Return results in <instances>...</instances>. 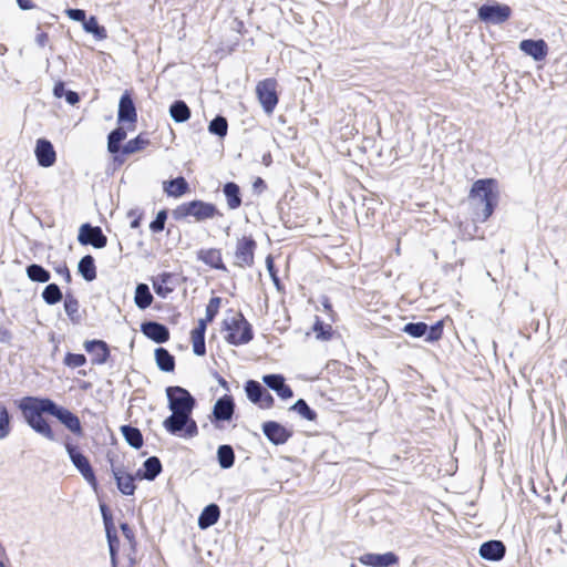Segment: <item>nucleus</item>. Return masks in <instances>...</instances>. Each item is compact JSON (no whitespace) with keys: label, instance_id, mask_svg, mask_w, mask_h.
Returning <instances> with one entry per match:
<instances>
[{"label":"nucleus","instance_id":"338daca9","mask_svg":"<svg viewBox=\"0 0 567 567\" xmlns=\"http://www.w3.org/2000/svg\"><path fill=\"white\" fill-rule=\"evenodd\" d=\"M38 30H40V24H38L37 27ZM48 41H49V34L44 31H39L37 34H35V43L40 47V48H44L47 44H48Z\"/></svg>","mask_w":567,"mask_h":567},{"label":"nucleus","instance_id":"79ce46f5","mask_svg":"<svg viewBox=\"0 0 567 567\" xmlns=\"http://www.w3.org/2000/svg\"><path fill=\"white\" fill-rule=\"evenodd\" d=\"M208 133L223 141L228 134V120L223 114H216L208 123Z\"/></svg>","mask_w":567,"mask_h":567},{"label":"nucleus","instance_id":"58836bf2","mask_svg":"<svg viewBox=\"0 0 567 567\" xmlns=\"http://www.w3.org/2000/svg\"><path fill=\"white\" fill-rule=\"evenodd\" d=\"M134 303L141 311L150 308L154 301V297L151 292L150 286L145 282H137L134 290Z\"/></svg>","mask_w":567,"mask_h":567},{"label":"nucleus","instance_id":"72a5a7b5","mask_svg":"<svg viewBox=\"0 0 567 567\" xmlns=\"http://www.w3.org/2000/svg\"><path fill=\"white\" fill-rule=\"evenodd\" d=\"M63 309L68 319L73 324H79L82 321V316L79 313L80 303L71 288H68L64 292Z\"/></svg>","mask_w":567,"mask_h":567},{"label":"nucleus","instance_id":"680f3d73","mask_svg":"<svg viewBox=\"0 0 567 567\" xmlns=\"http://www.w3.org/2000/svg\"><path fill=\"white\" fill-rule=\"evenodd\" d=\"M87 357H63V363L64 365L69 368H80L86 364Z\"/></svg>","mask_w":567,"mask_h":567},{"label":"nucleus","instance_id":"052dcab7","mask_svg":"<svg viewBox=\"0 0 567 567\" xmlns=\"http://www.w3.org/2000/svg\"><path fill=\"white\" fill-rule=\"evenodd\" d=\"M64 13L70 20L80 22L81 24L82 21L87 17L86 10L80 8L66 7Z\"/></svg>","mask_w":567,"mask_h":567},{"label":"nucleus","instance_id":"ddd939ff","mask_svg":"<svg viewBox=\"0 0 567 567\" xmlns=\"http://www.w3.org/2000/svg\"><path fill=\"white\" fill-rule=\"evenodd\" d=\"M208 419L214 427L218 430L224 429V424L226 422L230 423L237 419L236 402L234 396L230 393H225L219 396L215 401Z\"/></svg>","mask_w":567,"mask_h":567},{"label":"nucleus","instance_id":"6e6552de","mask_svg":"<svg viewBox=\"0 0 567 567\" xmlns=\"http://www.w3.org/2000/svg\"><path fill=\"white\" fill-rule=\"evenodd\" d=\"M513 8L497 0H486L478 8L476 18L487 25H499L513 17Z\"/></svg>","mask_w":567,"mask_h":567},{"label":"nucleus","instance_id":"6ab92c4d","mask_svg":"<svg viewBox=\"0 0 567 567\" xmlns=\"http://www.w3.org/2000/svg\"><path fill=\"white\" fill-rule=\"evenodd\" d=\"M518 49L535 62L545 61L549 52L548 43L543 38L522 39L518 43Z\"/></svg>","mask_w":567,"mask_h":567},{"label":"nucleus","instance_id":"f257e3e1","mask_svg":"<svg viewBox=\"0 0 567 567\" xmlns=\"http://www.w3.org/2000/svg\"><path fill=\"white\" fill-rule=\"evenodd\" d=\"M23 422L37 434L55 442L56 435L50 421L44 416L56 419L69 432L76 437L84 436V429L80 417L64 405L56 403L50 396L24 395L14 400Z\"/></svg>","mask_w":567,"mask_h":567},{"label":"nucleus","instance_id":"393cba45","mask_svg":"<svg viewBox=\"0 0 567 567\" xmlns=\"http://www.w3.org/2000/svg\"><path fill=\"white\" fill-rule=\"evenodd\" d=\"M478 555L487 561H501L506 555V545L499 539H488L481 544Z\"/></svg>","mask_w":567,"mask_h":567},{"label":"nucleus","instance_id":"c85d7f7f","mask_svg":"<svg viewBox=\"0 0 567 567\" xmlns=\"http://www.w3.org/2000/svg\"><path fill=\"white\" fill-rule=\"evenodd\" d=\"M163 193L171 198H181L190 192V186L183 175L169 177L162 183Z\"/></svg>","mask_w":567,"mask_h":567},{"label":"nucleus","instance_id":"6e6d98bb","mask_svg":"<svg viewBox=\"0 0 567 567\" xmlns=\"http://www.w3.org/2000/svg\"><path fill=\"white\" fill-rule=\"evenodd\" d=\"M118 527H120L124 538L128 543V549L131 551H137L138 543H137V539H136V536H135V532L131 527V525L127 522H121L118 524Z\"/></svg>","mask_w":567,"mask_h":567},{"label":"nucleus","instance_id":"de8ad7c7","mask_svg":"<svg viewBox=\"0 0 567 567\" xmlns=\"http://www.w3.org/2000/svg\"><path fill=\"white\" fill-rule=\"evenodd\" d=\"M13 414L0 402V440L8 437L12 431Z\"/></svg>","mask_w":567,"mask_h":567},{"label":"nucleus","instance_id":"bb28decb","mask_svg":"<svg viewBox=\"0 0 567 567\" xmlns=\"http://www.w3.org/2000/svg\"><path fill=\"white\" fill-rule=\"evenodd\" d=\"M176 277L175 272L162 271L156 276L151 277V282L155 295L162 299L168 297L175 290L173 282Z\"/></svg>","mask_w":567,"mask_h":567},{"label":"nucleus","instance_id":"412c9836","mask_svg":"<svg viewBox=\"0 0 567 567\" xmlns=\"http://www.w3.org/2000/svg\"><path fill=\"white\" fill-rule=\"evenodd\" d=\"M257 249V241L252 235H243L237 238L235 257L244 266L251 267L255 262V252Z\"/></svg>","mask_w":567,"mask_h":567},{"label":"nucleus","instance_id":"2eb2a0df","mask_svg":"<svg viewBox=\"0 0 567 567\" xmlns=\"http://www.w3.org/2000/svg\"><path fill=\"white\" fill-rule=\"evenodd\" d=\"M76 240L81 246H91L94 249L105 248L109 241L101 226H95L90 221H85L80 225L78 229Z\"/></svg>","mask_w":567,"mask_h":567},{"label":"nucleus","instance_id":"1a4fd4ad","mask_svg":"<svg viewBox=\"0 0 567 567\" xmlns=\"http://www.w3.org/2000/svg\"><path fill=\"white\" fill-rule=\"evenodd\" d=\"M162 425L168 434L181 439H193L199 433L193 414L171 413L164 419Z\"/></svg>","mask_w":567,"mask_h":567},{"label":"nucleus","instance_id":"3c124183","mask_svg":"<svg viewBox=\"0 0 567 567\" xmlns=\"http://www.w3.org/2000/svg\"><path fill=\"white\" fill-rule=\"evenodd\" d=\"M150 143L151 141L147 137V132H141L133 138H130L128 141L124 142L131 155L142 152L150 145Z\"/></svg>","mask_w":567,"mask_h":567},{"label":"nucleus","instance_id":"e433bc0d","mask_svg":"<svg viewBox=\"0 0 567 567\" xmlns=\"http://www.w3.org/2000/svg\"><path fill=\"white\" fill-rule=\"evenodd\" d=\"M82 30L91 34L95 41H103L107 38V30L103 24H100L99 18L94 14L87 16L82 21Z\"/></svg>","mask_w":567,"mask_h":567},{"label":"nucleus","instance_id":"7ed1b4c3","mask_svg":"<svg viewBox=\"0 0 567 567\" xmlns=\"http://www.w3.org/2000/svg\"><path fill=\"white\" fill-rule=\"evenodd\" d=\"M223 216L224 214L215 203L200 198L183 202L172 209V218L175 221L204 223Z\"/></svg>","mask_w":567,"mask_h":567},{"label":"nucleus","instance_id":"49530a36","mask_svg":"<svg viewBox=\"0 0 567 567\" xmlns=\"http://www.w3.org/2000/svg\"><path fill=\"white\" fill-rule=\"evenodd\" d=\"M326 368L328 372L334 373L339 375L340 378L347 379V380H354L355 378V370L348 365L347 363H343L339 360H330L327 362Z\"/></svg>","mask_w":567,"mask_h":567},{"label":"nucleus","instance_id":"c9c22d12","mask_svg":"<svg viewBox=\"0 0 567 567\" xmlns=\"http://www.w3.org/2000/svg\"><path fill=\"white\" fill-rule=\"evenodd\" d=\"M168 114L176 124L186 123L192 116V110L182 99L174 100L168 106Z\"/></svg>","mask_w":567,"mask_h":567},{"label":"nucleus","instance_id":"aec40b11","mask_svg":"<svg viewBox=\"0 0 567 567\" xmlns=\"http://www.w3.org/2000/svg\"><path fill=\"white\" fill-rule=\"evenodd\" d=\"M140 331L156 344H163L169 340V329L166 324L156 320L146 319L140 323Z\"/></svg>","mask_w":567,"mask_h":567},{"label":"nucleus","instance_id":"473e14b6","mask_svg":"<svg viewBox=\"0 0 567 567\" xmlns=\"http://www.w3.org/2000/svg\"><path fill=\"white\" fill-rule=\"evenodd\" d=\"M226 204L229 210L239 208L243 204V193L240 186L234 181H227L221 188Z\"/></svg>","mask_w":567,"mask_h":567},{"label":"nucleus","instance_id":"4468645a","mask_svg":"<svg viewBox=\"0 0 567 567\" xmlns=\"http://www.w3.org/2000/svg\"><path fill=\"white\" fill-rule=\"evenodd\" d=\"M244 392L247 400L261 410L272 409L276 400L265 384L257 380L248 379L244 383Z\"/></svg>","mask_w":567,"mask_h":567},{"label":"nucleus","instance_id":"0e129e2a","mask_svg":"<svg viewBox=\"0 0 567 567\" xmlns=\"http://www.w3.org/2000/svg\"><path fill=\"white\" fill-rule=\"evenodd\" d=\"M464 264H465L464 258H461L453 264L446 262L442 266V271L444 272L445 276H449L451 274H456L457 269L462 268L464 266Z\"/></svg>","mask_w":567,"mask_h":567},{"label":"nucleus","instance_id":"0eeeda50","mask_svg":"<svg viewBox=\"0 0 567 567\" xmlns=\"http://www.w3.org/2000/svg\"><path fill=\"white\" fill-rule=\"evenodd\" d=\"M446 320H450V318L446 317L432 323L410 321L401 328V331L413 339H422L427 343H434L443 337Z\"/></svg>","mask_w":567,"mask_h":567},{"label":"nucleus","instance_id":"9d476101","mask_svg":"<svg viewBox=\"0 0 567 567\" xmlns=\"http://www.w3.org/2000/svg\"><path fill=\"white\" fill-rule=\"evenodd\" d=\"M278 81L274 76L259 80L255 87L256 99L262 112L270 116L274 114L280 99Z\"/></svg>","mask_w":567,"mask_h":567},{"label":"nucleus","instance_id":"cd10ccee","mask_svg":"<svg viewBox=\"0 0 567 567\" xmlns=\"http://www.w3.org/2000/svg\"><path fill=\"white\" fill-rule=\"evenodd\" d=\"M196 259L208 266L210 269L228 271V268L223 260L221 249L219 248H200L196 251Z\"/></svg>","mask_w":567,"mask_h":567},{"label":"nucleus","instance_id":"423d86ee","mask_svg":"<svg viewBox=\"0 0 567 567\" xmlns=\"http://www.w3.org/2000/svg\"><path fill=\"white\" fill-rule=\"evenodd\" d=\"M99 508L102 516L105 538L110 554V565L111 567H120L121 540L117 535L113 513L111 511V507L103 501H100Z\"/></svg>","mask_w":567,"mask_h":567},{"label":"nucleus","instance_id":"8fccbe9b","mask_svg":"<svg viewBox=\"0 0 567 567\" xmlns=\"http://www.w3.org/2000/svg\"><path fill=\"white\" fill-rule=\"evenodd\" d=\"M84 351L87 354H111V346L102 339H86L83 342Z\"/></svg>","mask_w":567,"mask_h":567},{"label":"nucleus","instance_id":"f3484780","mask_svg":"<svg viewBox=\"0 0 567 567\" xmlns=\"http://www.w3.org/2000/svg\"><path fill=\"white\" fill-rule=\"evenodd\" d=\"M310 333H313L318 341L339 342L349 354L350 351L338 327L333 328L331 323L326 322L320 316H315L313 323L306 334L309 336Z\"/></svg>","mask_w":567,"mask_h":567},{"label":"nucleus","instance_id":"bf43d9fd","mask_svg":"<svg viewBox=\"0 0 567 567\" xmlns=\"http://www.w3.org/2000/svg\"><path fill=\"white\" fill-rule=\"evenodd\" d=\"M157 368L167 373L175 371V357H154Z\"/></svg>","mask_w":567,"mask_h":567},{"label":"nucleus","instance_id":"f704fd0d","mask_svg":"<svg viewBox=\"0 0 567 567\" xmlns=\"http://www.w3.org/2000/svg\"><path fill=\"white\" fill-rule=\"evenodd\" d=\"M52 94L55 99H64L70 106H75L81 102L80 93L69 89L62 79L54 81Z\"/></svg>","mask_w":567,"mask_h":567},{"label":"nucleus","instance_id":"13d9d810","mask_svg":"<svg viewBox=\"0 0 567 567\" xmlns=\"http://www.w3.org/2000/svg\"><path fill=\"white\" fill-rule=\"evenodd\" d=\"M48 264L52 266L56 275L61 276L66 285L72 284V274L66 261L55 262L48 260Z\"/></svg>","mask_w":567,"mask_h":567},{"label":"nucleus","instance_id":"4d7b16f0","mask_svg":"<svg viewBox=\"0 0 567 567\" xmlns=\"http://www.w3.org/2000/svg\"><path fill=\"white\" fill-rule=\"evenodd\" d=\"M126 217L131 219L130 227L132 229H141L145 218V210L138 206L132 207L126 212Z\"/></svg>","mask_w":567,"mask_h":567},{"label":"nucleus","instance_id":"a878e982","mask_svg":"<svg viewBox=\"0 0 567 567\" xmlns=\"http://www.w3.org/2000/svg\"><path fill=\"white\" fill-rule=\"evenodd\" d=\"M163 472V464L158 456H148L142 466L135 471V477L137 481H155Z\"/></svg>","mask_w":567,"mask_h":567},{"label":"nucleus","instance_id":"a18cd8bd","mask_svg":"<svg viewBox=\"0 0 567 567\" xmlns=\"http://www.w3.org/2000/svg\"><path fill=\"white\" fill-rule=\"evenodd\" d=\"M266 269L268 271V275L270 277V280L276 288L277 292L285 295L286 293V287L282 282V280L279 277V269L275 262V258L271 254H268L265 259Z\"/></svg>","mask_w":567,"mask_h":567},{"label":"nucleus","instance_id":"69168bd1","mask_svg":"<svg viewBox=\"0 0 567 567\" xmlns=\"http://www.w3.org/2000/svg\"><path fill=\"white\" fill-rule=\"evenodd\" d=\"M267 187L268 185L266 181L260 176L255 177L251 183L252 193L256 195L262 194L267 189Z\"/></svg>","mask_w":567,"mask_h":567},{"label":"nucleus","instance_id":"4be33fe9","mask_svg":"<svg viewBox=\"0 0 567 567\" xmlns=\"http://www.w3.org/2000/svg\"><path fill=\"white\" fill-rule=\"evenodd\" d=\"M360 564L367 567H394L399 565L400 557L395 551L364 553L358 557Z\"/></svg>","mask_w":567,"mask_h":567},{"label":"nucleus","instance_id":"f8f14e48","mask_svg":"<svg viewBox=\"0 0 567 567\" xmlns=\"http://www.w3.org/2000/svg\"><path fill=\"white\" fill-rule=\"evenodd\" d=\"M138 122L136 94L133 89L123 91L118 99L116 124L126 128L136 130Z\"/></svg>","mask_w":567,"mask_h":567},{"label":"nucleus","instance_id":"f03ea898","mask_svg":"<svg viewBox=\"0 0 567 567\" xmlns=\"http://www.w3.org/2000/svg\"><path fill=\"white\" fill-rule=\"evenodd\" d=\"M501 199L498 179L495 177H482L475 179L468 190L467 200L471 208L472 224L474 230L478 229V223L487 221Z\"/></svg>","mask_w":567,"mask_h":567},{"label":"nucleus","instance_id":"e2e57ef3","mask_svg":"<svg viewBox=\"0 0 567 567\" xmlns=\"http://www.w3.org/2000/svg\"><path fill=\"white\" fill-rule=\"evenodd\" d=\"M166 228V221L163 219L157 218L156 216L153 217L151 223L148 224V229L151 234L157 235L164 231Z\"/></svg>","mask_w":567,"mask_h":567},{"label":"nucleus","instance_id":"39448f33","mask_svg":"<svg viewBox=\"0 0 567 567\" xmlns=\"http://www.w3.org/2000/svg\"><path fill=\"white\" fill-rule=\"evenodd\" d=\"M220 331L225 332V340L228 344L239 347L249 343L255 337L252 324L241 311L234 317L223 319Z\"/></svg>","mask_w":567,"mask_h":567},{"label":"nucleus","instance_id":"864d4df0","mask_svg":"<svg viewBox=\"0 0 567 567\" xmlns=\"http://www.w3.org/2000/svg\"><path fill=\"white\" fill-rule=\"evenodd\" d=\"M318 302L321 305V310L326 313L330 322L337 323L339 321V315L333 308L331 298L328 295L322 293L318 297Z\"/></svg>","mask_w":567,"mask_h":567},{"label":"nucleus","instance_id":"a211bd4d","mask_svg":"<svg viewBox=\"0 0 567 567\" xmlns=\"http://www.w3.org/2000/svg\"><path fill=\"white\" fill-rule=\"evenodd\" d=\"M112 477L115 482L116 488L123 496H133L137 488L135 472L131 473L124 465L113 466L111 468Z\"/></svg>","mask_w":567,"mask_h":567},{"label":"nucleus","instance_id":"4c0bfd02","mask_svg":"<svg viewBox=\"0 0 567 567\" xmlns=\"http://www.w3.org/2000/svg\"><path fill=\"white\" fill-rule=\"evenodd\" d=\"M120 432L130 447L134 450H141L143 447L144 439L138 427L127 423L120 426Z\"/></svg>","mask_w":567,"mask_h":567},{"label":"nucleus","instance_id":"5fc2aeb1","mask_svg":"<svg viewBox=\"0 0 567 567\" xmlns=\"http://www.w3.org/2000/svg\"><path fill=\"white\" fill-rule=\"evenodd\" d=\"M109 159L114 162V164L123 165L130 154L127 151L125 144L122 146H113V147H106Z\"/></svg>","mask_w":567,"mask_h":567},{"label":"nucleus","instance_id":"5701e85b","mask_svg":"<svg viewBox=\"0 0 567 567\" xmlns=\"http://www.w3.org/2000/svg\"><path fill=\"white\" fill-rule=\"evenodd\" d=\"M34 156L38 166L43 168L52 167L56 162V152L53 143L47 137H39L35 141Z\"/></svg>","mask_w":567,"mask_h":567},{"label":"nucleus","instance_id":"b1692460","mask_svg":"<svg viewBox=\"0 0 567 567\" xmlns=\"http://www.w3.org/2000/svg\"><path fill=\"white\" fill-rule=\"evenodd\" d=\"M261 380H262V383L268 389V391L269 390L274 391L280 400L287 401V400L293 398V390L286 382V378L284 374L268 373V374H264Z\"/></svg>","mask_w":567,"mask_h":567},{"label":"nucleus","instance_id":"2f4dec72","mask_svg":"<svg viewBox=\"0 0 567 567\" xmlns=\"http://www.w3.org/2000/svg\"><path fill=\"white\" fill-rule=\"evenodd\" d=\"M76 274L86 282H92L97 278V267L93 255L86 254L80 258Z\"/></svg>","mask_w":567,"mask_h":567},{"label":"nucleus","instance_id":"ea45409f","mask_svg":"<svg viewBox=\"0 0 567 567\" xmlns=\"http://www.w3.org/2000/svg\"><path fill=\"white\" fill-rule=\"evenodd\" d=\"M216 462L221 470H229L235 465L236 454L233 445L220 444L216 451Z\"/></svg>","mask_w":567,"mask_h":567},{"label":"nucleus","instance_id":"7c9ffc66","mask_svg":"<svg viewBox=\"0 0 567 567\" xmlns=\"http://www.w3.org/2000/svg\"><path fill=\"white\" fill-rule=\"evenodd\" d=\"M220 507L216 503L207 504L198 515L197 526L200 530H206L216 525L220 518Z\"/></svg>","mask_w":567,"mask_h":567},{"label":"nucleus","instance_id":"603ef678","mask_svg":"<svg viewBox=\"0 0 567 567\" xmlns=\"http://www.w3.org/2000/svg\"><path fill=\"white\" fill-rule=\"evenodd\" d=\"M79 473L84 478V481L90 485L93 492L99 496L101 492V486L92 464L90 463L85 467H82V470H80Z\"/></svg>","mask_w":567,"mask_h":567},{"label":"nucleus","instance_id":"dca6fc26","mask_svg":"<svg viewBox=\"0 0 567 567\" xmlns=\"http://www.w3.org/2000/svg\"><path fill=\"white\" fill-rule=\"evenodd\" d=\"M260 429L267 441L275 446L286 444L295 434L291 426L276 420L264 421Z\"/></svg>","mask_w":567,"mask_h":567},{"label":"nucleus","instance_id":"c756f323","mask_svg":"<svg viewBox=\"0 0 567 567\" xmlns=\"http://www.w3.org/2000/svg\"><path fill=\"white\" fill-rule=\"evenodd\" d=\"M63 445L65 447V452L69 456L70 462L76 468L78 472L82 470V467H85L91 463L89 457L81 450V447L78 444L73 443L72 439L69 435L65 436Z\"/></svg>","mask_w":567,"mask_h":567},{"label":"nucleus","instance_id":"774afa93","mask_svg":"<svg viewBox=\"0 0 567 567\" xmlns=\"http://www.w3.org/2000/svg\"><path fill=\"white\" fill-rule=\"evenodd\" d=\"M91 363L93 365H103V364L113 365L114 360H113V357H92Z\"/></svg>","mask_w":567,"mask_h":567},{"label":"nucleus","instance_id":"37998d69","mask_svg":"<svg viewBox=\"0 0 567 567\" xmlns=\"http://www.w3.org/2000/svg\"><path fill=\"white\" fill-rule=\"evenodd\" d=\"M289 411L295 412L302 420L309 422H316L318 419V412L302 398L298 399L292 405H290Z\"/></svg>","mask_w":567,"mask_h":567},{"label":"nucleus","instance_id":"9b49d317","mask_svg":"<svg viewBox=\"0 0 567 567\" xmlns=\"http://www.w3.org/2000/svg\"><path fill=\"white\" fill-rule=\"evenodd\" d=\"M165 392L167 409L171 413L193 414V411L197 406V401L187 389L181 385H168Z\"/></svg>","mask_w":567,"mask_h":567},{"label":"nucleus","instance_id":"a19ab883","mask_svg":"<svg viewBox=\"0 0 567 567\" xmlns=\"http://www.w3.org/2000/svg\"><path fill=\"white\" fill-rule=\"evenodd\" d=\"M27 278L35 284H48L51 280V272L41 264L31 262L25 266Z\"/></svg>","mask_w":567,"mask_h":567},{"label":"nucleus","instance_id":"20e7f679","mask_svg":"<svg viewBox=\"0 0 567 567\" xmlns=\"http://www.w3.org/2000/svg\"><path fill=\"white\" fill-rule=\"evenodd\" d=\"M223 298L212 296L206 305L205 317L197 320L196 326L190 330V342L193 354H207L206 350V331L208 324L214 322L219 313Z\"/></svg>","mask_w":567,"mask_h":567},{"label":"nucleus","instance_id":"09e8293b","mask_svg":"<svg viewBox=\"0 0 567 567\" xmlns=\"http://www.w3.org/2000/svg\"><path fill=\"white\" fill-rule=\"evenodd\" d=\"M134 131L135 130L126 128L125 125L116 124V127L107 133L106 147L122 146L124 144V140L127 136V133Z\"/></svg>","mask_w":567,"mask_h":567},{"label":"nucleus","instance_id":"c03bdc74","mask_svg":"<svg viewBox=\"0 0 567 567\" xmlns=\"http://www.w3.org/2000/svg\"><path fill=\"white\" fill-rule=\"evenodd\" d=\"M41 298L47 306H55L64 298L61 287L55 282H48L41 292Z\"/></svg>","mask_w":567,"mask_h":567}]
</instances>
